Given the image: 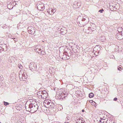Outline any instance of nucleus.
Masks as SVG:
<instances>
[{
	"label": "nucleus",
	"mask_w": 123,
	"mask_h": 123,
	"mask_svg": "<svg viewBox=\"0 0 123 123\" xmlns=\"http://www.w3.org/2000/svg\"><path fill=\"white\" fill-rule=\"evenodd\" d=\"M102 48L99 45L96 46L94 48V50H97L98 51H99L101 49V48Z\"/></svg>",
	"instance_id": "nucleus-14"
},
{
	"label": "nucleus",
	"mask_w": 123,
	"mask_h": 123,
	"mask_svg": "<svg viewBox=\"0 0 123 123\" xmlns=\"http://www.w3.org/2000/svg\"><path fill=\"white\" fill-rule=\"evenodd\" d=\"M14 41H16V39L15 38H14Z\"/></svg>",
	"instance_id": "nucleus-33"
},
{
	"label": "nucleus",
	"mask_w": 123,
	"mask_h": 123,
	"mask_svg": "<svg viewBox=\"0 0 123 123\" xmlns=\"http://www.w3.org/2000/svg\"><path fill=\"white\" fill-rule=\"evenodd\" d=\"M37 8L38 10H43L44 8V5L41 3V4H39L38 5Z\"/></svg>",
	"instance_id": "nucleus-9"
},
{
	"label": "nucleus",
	"mask_w": 123,
	"mask_h": 123,
	"mask_svg": "<svg viewBox=\"0 0 123 123\" xmlns=\"http://www.w3.org/2000/svg\"><path fill=\"white\" fill-rule=\"evenodd\" d=\"M21 67H22V66H21V67H19V68H21L22 69V68Z\"/></svg>",
	"instance_id": "nucleus-36"
},
{
	"label": "nucleus",
	"mask_w": 123,
	"mask_h": 123,
	"mask_svg": "<svg viewBox=\"0 0 123 123\" xmlns=\"http://www.w3.org/2000/svg\"><path fill=\"white\" fill-rule=\"evenodd\" d=\"M91 101H92V105H95L96 104V103L94 101H93L92 100H91Z\"/></svg>",
	"instance_id": "nucleus-22"
},
{
	"label": "nucleus",
	"mask_w": 123,
	"mask_h": 123,
	"mask_svg": "<svg viewBox=\"0 0 123 123\" xmlns=\"http://www.w3.org/2000/svg\"><path fill=\"white\" fill-rule=\"evenodd\" d=\"M117 98H115L114 99V100L115 101H116L117 100Z\"/></svg>",
	"instance_id": "nucleus-30"
},
{
	"label": "nucleus",
	"mask_w": 123,
	"mask_h": 123,
	"mask_svg": "<svg viewBox=\"0 0 123 123\" xmlns=\"http://www.w3.org/2000/svg\"><path fill=\"white\" fill-rule=\"evenodd\" d=\"M118 69L120 71L122 69V66H120L118 67Z\"/></svg>",
	"instance_id": "nucleus-24"
},
{
	"label": "nucleus",
	"mask_w": 123,
	"mask_h": 123,
	"mask_svg": "<svg viewBox=\"0 0 123 123\" xmlns=\"http://www.w3.org/2000/svg\"><path fill=\"white\" fill-rule=\"evenodd\" d=\"M91 29L90 27H88L87 29L86 30V32H87V33L88 34L91 31Z\"/></svg>",
	"instance_id": "nucleus-18"
},
{
	"label": "nucleus",
	"mask_w": 123,
	"mask_h": 123,
	"mask_svg": "<svg viewBox=\"0 0 123 123\" xmlns=\"http://www.w3.org/2000/svg\"><path fill=\"white\" fill-rule=\"evenodd\" d=\"M76 123H83L82 120V118H78L76 121Z\"/></svg>",
	"instance_id": "nucleus-16"
},
{
	"label": "nucleus",
	"mask_w": 123,
	"mask_h": 123,
	"mask_svg": "<svg viewBox=\"0 0 123 123\" xmlns=\"http://www.w3.org/2000/svg\"><path fill=\"white\" fill-rule=\"evenodd\" d=\"M11 62H13L12 61H11Z\"/></svg>",
	"instance_id": "nucleus-37"
},
{
	"label": "nucleus",
	"mask_w": 123,
	"mask_h": 123,
	"mask_svg": "<svg viewBox=\"0 0 123 123\" xmlns=\"http://www.w3.org/2000/svg\"><path fill=\"white\" fill-rule=\"evenodd\" d=\"M27 78V77L26 76H22V80H23V79H26Z\"/></svg>",
	"instance_id": "nucleus-26"
},
{
	"label": "nucleus",
	"mask_w": 123,
	"mask_h": 123,
	"mask_svg": "<svg viewBox=\"0 0 123 123\" xmlns=\"http://www.w3.org/2000/svg\"><path fill=\"white\" fill-rule=\"evenodd\" d=\"M41 91L42 93V94H45V93H48L47 92V91L45 90Z\"/></svg>",
	"instance_id": "nucleus-23"
},
{
	"label": "nucleus",
	"mask_w": 123,
	"mask_h": 123,
	"mask_svg": "<svg viewBox=\"0 0 123 123\" xmlns=\"http://www.w3.org/2000/svg\"><path fill=\"white\" fill-rule=\"evenodd\" d=\"M54 90H55V89H54Z\"/></svg>",
	"instance_id": "nucleus-39"
},
{
	"label": "nucleus",
	"mask_w": 123,
	"mask_h": 123,
	"mask_svg": "<svg viewBox=\"0 0 123 123\" xmlns=\"http://www.w3.org/2000/svg\"><path fill=\"white\" fill-rule=\"evenodd\" d=\"M86 20V18L85 17H83V19H82V20L83 21H84Z\"/></svg>",
	"instance_id": "nucleus-29"
},
{
	"label": "nucleus",
	"mask_w": 123,
	"mask_h": 123,
	"mask_svg": "<svg viewBox=\"0 0 123 123\" xmlns=\"http://www.w3.org/2000/svg\"><path fill=\"white\" fill-rule=\"evenodd\" d=\"M40 46L39 45H38L36 46L34 49V50L36 52H38L39 53L38 51H41L42 52V51H41V49L40 48Z\"/></svg>",
	"instance_id": "nucleus-7"
},
{
	"label": "nucleus",
	"mask_w": 123,
	"mask_h": 123,
	"mask_svg": "<svg viewBox=\"0 0 123 123\" xmlns=\"http://www.w3.org/2000/svg\"><path fill=\"white\" fill-rule=\"evenodd\" d=\"M25 73H24H24H22V76H25Z\"/></svg>",
	"instance_id": "nucleus-27"
},
{
	"label": "nucleus",
	"mask_w": 123,
	"mask_h": 123,
	"mask_svg": "<svg viewBox=\"0 0 123 123\" xmlns=\"http://www.w3.org/2000/svg\"><path fill=\"white\" fill-rule=\"evenodd\" d=\"M64 92H63V95H66V96L68 94V93H67V91L66 90H65L64 89Z\"/></svg>",
	"instance_id": "nucleus-20"
},
{
	"label": "nucleus",
	"mask_w": 123,
	"mask_h": 123,
	"mask_svg": "<svg viewBox=\"0 0 123 123\" xmlns=\"http://www.w3.org/2000/svg\"><path fill=\"white\" fill-rule=\"evenodd\" d=\"M99 121L101 123H103L104 122V121L103 120H100Z\"/></svg>",
	"instance_id": "nucleus-28"
},
{
	"label": "nucleus",
	"mask_w": 123,
	"mask_h": 123,
	"mask_svg": "<svg viewBox=\"0 0 123 123\" xmlns=\"http://www.w3.org/2000/svg\"><path fill=\"white\" fill-rule=\"evenodd\" d=\"M91 101V100H90V102H91V103H92V101Z\"/></svg>",
	"instance_id": "nucleus-38"
},
{
	"label": "nucleus",
	"mask_w": 123,
	"mask_h": 123,
	"mask_svg": "<svg viewBox=\"0 0 123 123\" xmlns=\"http://www.w3.org/2000/svg\"><path fill=\"white\" fill-rule=\"evenodd\" d=\"M25 109L27 111L30 112L31 113H33L36 111L38 109V106L37 102L34 103H30L29 105H25Z\"/></svg>",
	"instance_id": "nucleus-1"
},
{
	"label": "nucleus",
	"mask_w": 123,
	"mask_h": 123,
	"mask_svg": "<svg viewBox=\"0 0 123 123\" xmlns=\"http://www.w3.org/2000/svg\"><path fill=\"white\" fill-rule=\"evenodd\" d=\"M64 55H63V57H62V59H63V60H65V58H66V56H64Z\"/></svg>",
	"instance_id": "nucleus-31"
},
{
	"label": "nucleus",
	"mask_w": 123,
	"mask_h": 123,
	"mask_svg": "<svg viewBox=\"0 0 123 123\" xmlns=\"http://www.w3.org/2000/svg\"><path fill=\"white\" fill-rule=\"evenodd\" d=\"M59 51H56V53L55 54V59L56 60L59 61L61 60L62 58L59 55Z\"/></svg>",
	"instance_id": "nucleus-6"
},
{
	"label": "nucleus",
	"mask_w": 123,
	"mask_h": 123,
	"mask_svg": "<svg viewBox=\"0 0 123 123\" xmlns=\"http://www.w3.org/2000/svg\"><path fill=\"white\" fill-rule=\"evenodd\" d=\"M14 58V57H11L9 58V59H12Z\"/></svg>",
	"instance_id": "nucleus-32"
},
{
	"label": "nucleus",
	"mask_w": 123,
	"mask_h": 123,
	"mask_svg": "<svg viewBox=\"0 0 123 123\" xmlns=\"http://www.w3.org/2000/svg\"><path fill=\"white\" fill-rule=\"evenodd\" d=\"M48 95V93H45V94H42V98L43 99H45L47 97Z\"/></svg>",
	"instance_id": "nucleus-15"
},
{
	"label": "nucleus",
	"mask_w": 123,
	"mask_h": 123,
	"mask_svg": "<svg viewBox=\"0 0 123 123\" xmlns=\"http://www.w3.org/2000/svg\"><path fill=\"white\" fill-rule=\"evenodd\" d=\"M24 72V70H21L19 73V77L20 80H22V73H23Z\"/></svg>",
	"instance_id": "nucleus-11"
},
{
	"label": "nucleus",
	"mask_w": 123,
	"mask_h": 123,
	"mask_svg": "<svg viewBox=\"0 0 123 123\" xmlns=\"http://www.w3.org/2000/svg\"><path fill=\"white\" fill-rule=\"evenodd\" d=\"M64 89H58L56 93L55 98L56 99L60 98L63 95V92H64Z\"/></svg>",
	"instance_id": "nucleus-3"
},
{
	"label": "nucleus",
	"mask_w": 123,
	"mask_h": 123,
	"mask_svg": "<svg viewBox=\"0 0 123 123\" xmlns=\"http://www.w3.org/2000/svg\"><path fill=\"white\" fill-rule=\"evenodd\" d=\"M35 64L34 63H30L29 65V68L31 69H35Z\"/></svg>",
	"instance_id": "nucleus-8"
},
{
	"label": "nucleus",
	"mask_w": 123,
	"mask_h": 123,
	"mask_svg": "<svg viewBox=\"0 0 123 123\" xmlns=\"http://www.w3.org/2000/svg\"><path fill=\"white\" fill-rule=\"evenodd\" d=\"M67 55H64V56H66V58H65V59H69L70 56H71V55L70 54V55H68V54Z\"/></svg>",
	"instance_id": "nucleus-17"
},
{
	"label": "nucleus",
	"mask_w": 123,
	"mask_h": 123,
	"mask_svg": "<svg viewBox=\"0 0 123 123\" xmlns=\"http://www.w3.org/2000/svg\"><path fill=\"white\" fill-rule=\"evenodd\" d=\"M43 104L45 106L46 104L48 105H49L48 107L52 112L53 111V109L54 108V104L53 103H52L51 102H49L48 100H46L44 101Z\"/></svg>",
	"instance_id": "nucleus-2"
},
{
	"label": "nucleus",
	"mask_w": 123,
	"mask_h": 123,
	"mask_svg": "<svg viewBox=\"0 0 123 123\" xmlns=\"http://www.w3.org/2000/svg\"><path fill=\"white\" fill-rule=\"evenodd\" d=\"M94 95L93 93H91L89 94V97L90 98H92L93 97Z\"/></svg>",
	"instance_id": "nucleus-19"
},
{
	"label": "nucleus",
	"mask_w": 123,
	"mask_h": 123,
	"mask_svg": "<svg viewBox=\"0 0 123 123\" xmlns=\"http://www.w3.org/2000/svg\"><path fill=\"white\" fill-rule=\"evenodd\" d=\"M56 29L57 30H58V31H57L56 32L57 33L56 34V36L54 35V37H57V35H59V34L60 33H61V31L62 32H63V30L62 29H60L59 28H57Z\"/></svg>",
	"instance_id": "nucleus-10"
},
{
	"label": "nucleus",
	"mask_w": 123,
	"mask_h": 123,
	"mask_svg": "<svg viewBox=\"0 0 123 123\" xmlns=\"http://www.w3.org/2000/svg\"><path fill=\"white\" fill-rule=\"evenodd\" d=\"M3 103H4V105L6 106L7 105L9 104V103L5 101Z\"/></svg>",
	"instance_id": "nucleus-21"
},
{
	"label": "nucleus",
	"mask_w": 123,
	"mask_h": 123,
	"mask_svg": "<svg viewBox=\"0 0 123 123\" xmlns=\"http://www.w3.org/2000/svg\"><path fill=\"white\" fill-rule=\"evenodd\" d=\"M104 10L103 9L100 10L98 11V12H100L101 13H102L103 11H104Z\"/></svg>",
	"instance_id": "nucleus-25"
},
{
	"label": "nucleus",
	"mask_w": 123,
	"mask_h": 123,
	"mask_svg": "<svg viewBox=\"0 0 123 123\" xmlns=\"http://www.w3.org/2000/svg\"><path fill=\"white\" fill-rule=\"evenodd\" d=\"M28 33L31 34H34L35 30L34 28L32 26H30L28 28Z\"/></svg>",
	"instance_id": "nucleus-4"
},
{
	"label": "nucleus",
	"mask_w": 123,
	"mask_h": 123,
	"mask_svg": "<svg viewBox=\"0 0 123 123\" xmlns=\"http://www.w3.org/2000/svg\"><path fill=\"white\" fill-rule=\"evenodd\" d=\"M53 11L54 10L53 9L50 8H49V10L47 11L49 14L51 15L53 14L54 13Z\"/></svg>",
	"instance_id": "nucleus-12"
},
{
	"label": "nucleus",
	"mask_w": 123,
	"mask_h": 123,
	"mask_svg": "<svg viewBox=\"0 0 123 123\" xmlns=\"http://www.w3.org/2000/svg\"><path fill=\"white\" fill-rule=\"evenodd\" d=\"M116 38L118 40H121L123 38V33H122V32H119L117 33L116 36Z\"/></svg>",
	"instance_id": "nucleus-5"
},
{
	"label": "nucleus",
	"mask_w": 123,
	"mask_h": 123,
	"mask_svg": "<svg viewBox=\"0 0 123 123\" xmlns=\"http://www.w3.org/2000/svg\"><path fill=\"white\" fill-rule=\"evenodd\" d=\"M43 52V55H44L45 53L44 52Z\"/></svg>",
	"instance_id": "nucleus-35"
},
{
	"label": "nucleus",
	"mask_w": 123,
	"mask_h": 123,
	"mask_svg": "<svg viewBox=\"0 0 123 123\" xmlns=\"http://www.w3.org/2000/svg\"><path fill=\"white\" fill-rule=\"evenodd\" d=\"M37 95L39 98H42V93L41 91H40L38 92L37 93Z\"/></svg>",
	"instance_id": "nucleus-13"
},
{
	"label": "nucleus",
	"mask_w": 123,
	"mask_h": 123,
	"mask_svg": "<svg viewBox=\"0 0 123 123\" xmlns=\"http://www.w3.org/2000/svg\"><path fill=\"white\" fill-rule=\"evenodd\" d=\"M82 112H83L84 111V110H82Z\"/></svg>",
	"instance_id": "nucleus-34"
}]
</instances>
